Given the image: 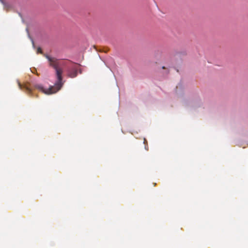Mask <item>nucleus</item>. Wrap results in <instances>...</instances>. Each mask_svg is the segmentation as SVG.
Returning <instances> with one entry per match:
<instances>
[{"label":"nucleus","mask_w":248,"mask_h":248,"mask_svg":"<svg viewBox=\"0 0 248 248\" xmlns=\"http://www.w3.org/2000/svg\"><path fill=\"white\" fill-rule=\"evenodd\" d=\"M37 52L41 53H42V49L40 47H38L37 48Z\"/></svg>","instance_id":"4"},{"label":"nucleus","mask_w":248,"mask_h":248,"mask_svg":"<svg viewBox=\"0 0 248 248\" xmlns=\"http://www.w3.org/2000/svg\"><path fill=\"white\" fill-rule=\"evenodd\" d=\"M0 1L3 4L4 6H5V3L3 0H0Z\"/></svg>","instance_id":"5"},{"label":"nucleus","mask_w":248,"mask_h":248,"mask_svg":"<svg viewBox=\"0 0 248 248\" xmlns=\"http://www.w3.org/2000/svg\"><path fill=\"white\" fill-rule=\"evenodd\" d=\"M78 68L76 66H73L70 70H68V75L71 78H74L77 76Z\"/></svg>","instance_id":"2"},{"label":"nucleus","mask_w":248,"mask_h":248,"mask_svg":"<svg viewBox=\"0 0 248 248\" xmlns=\"http://www.w3.org/2000/svg\"><path fill=\"white\" fill-rule=\"evenodd\" d=\"M24 88H25V89L26 90V91H27L29 93H31V90L28 87H27L26 86H24Z\"/></svg>","instance_id":"3"},{"label":"nucleus","mask_w":248,"mask_h":248,"mask_svg":"<svg viewBox=\"0 0 248 248\" xmlns=\"http://www.w3.org/2000/svg\"><path fill=\"white\" fill-rule=\"evenodd\" d=\"M18 86L20 89L22 88V85L19 82H18Z\"/></svg>","instance_id":"6"},{"label":"nucleus","mask_w":248,"mask_h":248,"mask_svg":"<svg viewBox=\"0 0 248 248\" xmlns=\"http://www.w3.org/2000/svg\"><path fill=\"white\" fill-rule=\"evenodd\" d=\"M45 57L48 60L49 66L55 70L57 80L54 85L49 87L48 89H45L43 86L40 84H36L34 86V87L45 94H50L57 93L63 86V82L62 81V74L63 71L61 67L65 65L66 63L55 57H51L47 54L45 55Z\"/></svg>","instance_id":"1"},{"label":"nucleus","mask_w":248,"mask_h":248,"mask_svg":"<svg viewBox=\"0 0 248 248\" xmlns=\"http://www.w3.org/2000/svg\"><path fill=\"white\" fill-rule=\"evenodd\" d=\"M145 141H146V142H147V141H146V140H145V139H144V143H145Z\"/></svg>","instance_id":"7"}]
</instances>
